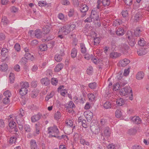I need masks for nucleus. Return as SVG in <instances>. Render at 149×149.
Segmentation results:
<instances>
[{
    "label": "nucleus",
    "mask_w": 149,
    "mask_h": 149,
    "mask_svg": "<svg viewBox=\"0 0 149 149\" xmlns=\"http://www.w3.org/2000/svg\"><path fill=\"white\" fill-rule=\"evenodd\" d=\"M41 116V114L40 113H38L32 116L31 118V121L34 123L38 121L40 118Z\"/></svg>",
    "instance_id": "6e6552de"
},
{
    "label": "nucleus",
    "mask_w": 149,
    "mask_h": 149,
    "mask_svg": "<svg viewBox=\"0 0 149 149\" xmlns=\"http://www.w3.org/2000/svg\"><path fill=\"white\" fill-rule=\"evenodd\" d=\"M10 97H4L3 98V103L5 104H7L10 102Z\"/></svg>",
    "instance_id": "de8ad7c7"
},
{
    "label": "nucleus",
    "mask_w": 149,
    "mask_h": 149,
    "mask_svg": "<svg viewBox=\"0 0 149 149\" xmlns=\"http://www.w3.org/2000/svg\"><path fill=\"white\" fill-rule=\"evenodd\" d=\"M38 82L37 81H33L31 83V86L32 87L35 88L37 86Z\"/></svg>",
    "instance_id": "338daca9"
},
{
    "label": "nucleus",
    "mask_w": 149,
    "mask_h": 149,
    "mask_svg": "<svg viewBox=\"0 0 149 149\" xmlns=\"http://www.w3.org/2000/svg\"><path fill=\"white\" fill-rule=\"evenodd\" d=\"M93 71V68L92 67H89L86 70V72L87 74L89 75H91L92 74Z\"/></svg>",
    "instance_id": "864d4df0"
},
{
    "label": "nucleus",
    "mask_w": 149,
    "mask_h": 149,
    "mask_svg": "<svg viewBox=\"0 0 149 149\" xmlns=\"http://www.w3.org/2000/svg\"><path fill=\"white\" fill-rule=\"evenodd\" d=\"M122 114V113L120 109L116 110L115 112L116 116L117 118H119L121 117Z\"/></svg>",
    "instance_id": "37998d69"
},
{
    "label": "nucleus",
    "mask_w": 149,
    "mask_h": 149,
    "mask_svg": "<svg viewBox=\"0 0 149 149\" xmlns=\"http://www.w3.org/2000/svg\"><path fill=\"white\" fill-rule=\"evenodd\" d=\"M131 88L130 86L125 87V88L121 89L120 91V93L122 96H125L130 91Z\"/></svg>",
    "instance_id": "423d86ee"
},
{
    "label": "nucleus",
    "mask_w": 149,
    "mask_h": 149,
    "mask_svg": "<svg viewBox=\"0 0 149 149\" xmlns=\"http://www.w3.org/2000/svg\"><path fill=\"white\" fill-rule=\"evenodd\" d=\"M35 128L36 133L37 134H38L40 129V127L39 125V124H36L35 125Z\"/></svg>",
    "instance_id": "13d9d810"
},
{
    "label": "nucleus",
    "mask_w": 149,
    "mask_h": 149,
    "mask_svg": "<svg viewBox=\"0 0 149 149\" xmlns=\"http://www.w3.org/2000/svg\"><path fill=\"white\" fill-rule=\"evenodd\" d=\"M80 47L81 51L82 53L85 54L87 51V49L85 47V45L82 43H80Z\"/></svg>",
    "instance_id": "b1692460"
},
{
    "label": "nucleus",
    "mask_w": 149,
    "mask_h": 149,
    "mask_svg": "<svg viewBox=\"0 0 149 149\" xmlns=\"http://www.w3.org/2000/svg\"><path fill=\"white\" fill-rule=\"evenodd\" d=\"M3 94L4 97H10L12 95L11 92L9 90H6L4 92Z\"/></svg>",
    "instance_id": "ea45409f"
},
{
    "label": "nucleus",
    "mask_w": 149,
    "mask_h": 149,
    "mask_svg": "<svg viewBox=\"0 0 149 149\" xmlns=\"http://www.w3.org/2000/svg\"><path fill=\"white\" fill-rule=\"evenodd\" d=\"M54 94V92H52L49 94H48L45 97V100L47 101H48L49 99L53 97Z\"/></svg>",
    "instance_id": "79ce46f5"
},
{
    "label": "nucleus",
    "mask_w": 149,
    "mask_h": 149,
    "mask_svg": "<svg viewBox=\"0 0 149 149\" xmlns=\"http://www.w3.org/2000/svg\"><path fill=\"white\" fill-rule=\"evenodd\" d=\"M48 133H50L51 136L56 138L58 137L59 131L56 126L54 125L53 127H48Z\"/></svg>",
    "instance_id": "f03ea898"
},
{
    "label": "nucleus",
    "mask_w": 149,
    "mask_h": 149,
    "mask_svg": "<svg viewBox=\"0 0 149 149\" xmlns=\"http://www.w3.org/2000/svg\"><path fill=\"white\" fill-rule=\"evenodd\" d=\"M120 85L118 83H116L113 86V91H116L117 90L119 89Z\"/></svg>",
    "instance_id": "8fccbe9b"
},
{
    "label": "nucleus",
    "mask_w": 149,
    "mask_h": 149,
    "mask_svg": "<svg viewBox=\"0 0 149 149\" xmlns=\"http://www.w3.org/2000/svg\"><path fill=\"white\" fill-rule=\"evenodd\" d=\"M89 9V7L85 4H80L79 7V10L81 13H82L81 15V17H84L86 15V13Z\"/></svg>",
    "instance_id": "7ed1b4c3"
},
{
    "label": "nucleus",
    "mask_w": 149,
    "mask_h": 149,
    "mask_svg": "<svg viewBox=\"0 0 149 149\" xmlns=\"http://www.w3.org/2000/svg\"><path fill=\"white\" fill-rule=\"evenodd\" d=\"M47 5L46 1H40L38 2V5L39 6L42 7L45 6Z\"/></svg>",
    "instance_id": "0e129e2a"
},
{
    "label": "nucleus",
    "mask_w": 149,
    "mask_h": 149,
    "mask_svg": "<svg viewBox=\"0 0 149 149\" xmlns=\"http://www.w3.org/2000/svg\"><path fill=\"white\" fill-rule=\"evenodd\" d=\"M74 13V8L70 9L68 12V15L69 17H73Z\"/></svg>",
    "instance_id": "f704fd0d"
},
{
    "label": "nucleus",
    "mask_w": 149,
    "mask_h": 149,
    "mask_svg": "<svg viewBox=\"0 0 149 149\" xmlns=\"http://www.w3.org/2000/svg\"><path fill=\"white\" fill-rule=\"evenodd\" d=\"M17 120V123L19 125H23L24 124L23 119L22 118L15 119Z\"/></svg>",
    "instance_id": "6e6d98bb"
},
{
    "label": "nucleus",
    "mask_w": 149,
    "mask_h": 149,
    "mask_svg": "<svg viewBox=\"0 0 149 149\" xmlns=\"http://www.w3.org/2000/svg\"><path fill=\"white\" fill-rule=\"evenodd\" d=\"M131 120L136 124H140L141 123V120L139 116H134L132 118Z\"/></svg>",
    "instance_id": "f8f14e48"
},
{
    "label": "nucleus",
    "mask_w": 149,
    "mask_h": 149,
    "mask_svg": "<svg viewBox=\"0 0 149 149\" xmlns=\"http://www.w3.org/2000/svg\"><path fill=\"white\" fill-rule=\"evenodd\" d=\"M61 112L58 111L55 114L54 117L55 119L58 120L61 118Z\"/></svg>",
    "instance_id": "4c0bfd02"
},
{
    "label": "nucleus",
    "mask_w": 149,
    "mask_h": 149,
    "mask_svg": "<svg viewBox=\"0 0 149 149\" xmlns=\"http://www.w3.org/2000/svg\"><path fill=\"white\" fill-rule=\"evenodd\" d=\"M24 129L25 131L27 132H30L31 131L30 126L28 125H24Z\"/></svg>",
    "instance_id": "4d7b16f0"
},
{
    "label": "nucleus",
    "mask_w": 149,
    "mask_h": 149,
    "mask_svg": "<svg viewBox=\"0 0 149 149\" xmlns=\"http://www.w3.org/2000/svg\"><path fill=\"white\" fill-rule=\"evenodd\" d=\"M88 97L89 99L90 100H94L95 97V96L94 94L92 93H90L88 94Z\"/></svg>",
    "instance_id": "680f3d73"
},
{
    "label": "nucleus",
    "mask_w": 149,
    "mask_h": 149,
    "mask_svg": "<svg viewBox=\"0 0 149 149\" xmlns=\"http://www.w3.org/2000/svg\"><path fill=\"white\" fill-rule=\"evenodd\" d=\"M77 50L75 48H73L71 50V56L72 58L76 57L77 54Z\"/></svg>",
    "instance_id": "cd10ccee"
},
{
    "label": "nucleus",
    "mask_w": 149,
    "mask_h": 149,
    "mask_svg": "<svg viewBox=\"0 0 149 149\" xmlns=\"http://www.w3.org/2000/svg\"><path fill=\"white\" fill-rule=\"evenodd\" d=\"M8 69V65L6 64L3 63L0 66V70L2 72H6Z\"/></svg>",
    "instance_id": "aec40b11"
},
{
    "label": "nucleus",
    "mask_w": 149,
    "mask_h": 149,
    "mask_svg": "<svg viewBox=\"0 0 149 149\" xmlns=\"http://www.w3.org/2000/svg\"><path fill=\"white\" fill-rule=\"evenodd\" d=\"M64 65L62 63H59L55 67L54 70L56 72H58L63 67Z\"/></svg>",
    "instance_id": "4468645a"
},
{
    "label": "nucleus",
    "mask_w": 149,
    "mask_h": 149,
    "mask_svg": "<svg viewBox=\"0 0 149 149\" xmlns=\"http://www.w3.org/2000/svg\"><path fill=\"white\" fill-rule=\"evenodd\" d=\"M24 56L28 60L32 61L34 59V57L33 55H31L30 53H26L24 55Z\"/></svg>",
    "instance_id": "bb28decb"
},
{
    "label": "nucleus",
    "mask_w": 149,
    "mask_h": 149,
    "mask_svg": "<svg viewBox=\"0 0 149 149\" xmlns=\"http://www.w3.org/2000/svg\"><path fill=\"white\" fill-rule=\"evenodd\" d=\"M51 82L52 85L56 86L58 83V80L56 78H53L51 79Z\"/></svg>",
    "instance_id": "603ef678"
},
{
    "label": "nucleus",
    "mask_w": 149,
    "mask_h": 149,
    "mask_svg": "<svg viewBox=\"0 0 149 149\" xmlns=\"http://www.w3.org/2000/svg\"><path fill=\"white\" fill-rule=\"evenodd\" d=\"M96 83L95 82L90 83L88 84L89 87L92 89H95L96 88Z\"/></svg>",
    "instance_id": "a18cd8bd"
},
{
    "label": "nucleus",
    "mask_w": 149,
    "mask_h": 149,
    "mask_svg": "<svg viewBox=\"0 0 149 149\" xmlns=\"http://www.w3.org/2000/svg\"><path fill=\"white\" fill-rule=\"evenodd\" d=\"M51 29V27L49 26H46L43 27L42 31L44 34L49 33Z\"/></svg>",
    "instance_id": "4be33fe9"
},
{
    "label": "nucleus",
    "mask_w": 149,
    "mask_h": 149,
    "mask_svg": "<svg viewBox=\"0 0 149 149\" xmlns=\"http://www.w3.org/2000/svg\"><path fill=\"white\" fill-rule=\"evenodd\" d=\"M57 138L60 139H63L66 140H68L69 139L67 135H61V136H58V137H57Z\"/></svg>",
    "instance_id": "5fc2aeb1"
},
{
    "label": "nucleus",
    "mask_w": 149,
    "mask_h": 149,
    "mask_svg": "<svg viewBox=\"0 0 149 149\" xmlns=\"http://www.w3.org/2000/svg\"><path fill=\"white\" fill-rule=\"evenodd\" d=\"M34 34L35 36L37 38H40L42 36V33L41 30L39 29H37L35 30Z\"/></svg>",
    "instance_id": "f3484780"
},
{
    "label": "nucleus",
    "mask_w": 149,
    "mask_h": 149,
    "mask_svg": "<svg viewBox=\"0 0 149 149\" xmlns=\"http://www.w3.org/2000/svg\"><path fill=\"white\" fill-rule=\"evenodd\" d=\"M61 3L63 5H68L70 4V2L68 0H61Z\"/></svg>",
    "instance_id": "052dcab7"
},
{
    "label": "nucleus",
    "mask_w": 149,
    "mask_h": 149,
    "mask_svg": "<svg viewBox=\"0 0 149 149\" xmlns=\"http://www.w3.org/2000/svg\"><path fill=\"white\" fill-rule=\"evenodd\" d=\"M136 43L135 40L132 39L131 40H130L129 42V44L132 47Z\"/></svg>",
    "instance_id": "69168bd1"
},
{
    "label": "nucleus",
    "mask_w": 149,
    "mask_h": 149,
    "mask_svg": "<svg viewBox=\"0 0 149 149\" xmlns=\"http://www.w3.org/2000/svg\"><path fill=\"white\" fill-rule=\"evenodd\" d=\"M101 2L104 6H108L110 3V0H102Z\"/></svg>",
    "instance_id": "c9c22d12"
},
{
    "label": "nucleus",
    "mask_w": 149,
    "mask_h": 149,
    "mask_svg": "<svg viewBox=\"0 0 149 149\" xmlns=\"http://www.w3.org/2000/svg\"><path fill=\"white\" fill-rule=\"evenodd\" d=\"M25 115L24 111L22 109H20L18 115L15 117V119H20L24 116Z\"/></svg>",
    "instance_id": "a211bd4d"
},
{
    "label": "nucleus",
    "mask_w": 149,
    "mask_h": 149,
    "mask_svg": "<svg viewBox=\"0 0 149 149\" xmlns=\"http://www.w3.org/2000/svg\"><path fill=\"white\" fill-rule=\"evenodd\" d=\"M8 22L6 17L4 16L2 17V20L1 22V24L4 26L7 25L8 24Z\"/></svg>",
    "instance_id": "6ab92c4d"
},
{
    "label": "nucleus",
    "mask_w": 149,
    "mask_h": 149,
    "mask_svg": "<svg viewBox=\"0 0 149 149\" xmlns=\"http://www.w3.org/2000/svg\"><path fill=\"white\" fill-rule=\"evenodd\" d=\"M30 147L31 149H37L38 145L36 141L34 139H31L30 142Z\"/></svg>",
    "instance_id": "9d476101"
},
{
    "label": "nucleus",
    "mask_w": 149,
    "mask_h": 149,
    "mask_svg": "<svg viewBox=\"0 0 149 149\" xmlns=\"http://www.w3.org/2000/svg\"><path fill=\"white\" fill-rule=\"evenodd\" d=\"M121 13L123 16L124 17H127L128 16V12L127 10H123Z\"/></svg>",
    "instance_id": "bf43d9fd"
},
{
    "label": "nucleus",
    "mask_w": 149,
    "mask_h": 149,
    "mask_svg": "<svg viewBox=\"0 0 149 149\" xmlns=\"http://www.w3.org/2000/svg\"><path fill=\"white\" fill-rule=\"evenodd\" d=\"M104 133L106 136L107 137H109L111 134V131L110 128L108 127H105L104 131Z\"/></svg>",
    "instance_id": "ddd939ff"
},
{
    "label": "nucleus",
    "mask_w": 149,
    "mask_h": 149,
    "mask_svg": "<svg viewBox=\"0 0 149 149\" xmlns=\"http://www.w3.org/2000/svg\"><path fill=\"white\" fill-rule=\"evenodd\" d=\"M103 106L105 109H110L111 107V104L109 101H107L104 103Z\"/></svg>",
    "instance_id": "2f4dec72"
},
{
    "label": "nucleus",
    "mask_w": 149,
    "mask_h": 149,
    "mask_svg": "<svg viewBox=\"0 0 149 149\" xmlns=\"http://www.w3.org/2000/svg\"><path fill=\"white\" fill-rule=\"evenodd\" d=\"M124 30L122 28H118L116 31V34L119 36H123L124 34Z\"/></svg>",
    "instance_id": "dca6fc26"
},
{
    "label": "nucleus",
    "mask_w": 149,
    "mask_h": 149,
    "mask_svg": "<svg viewBox=\"0 0 149 149\" xmlns=\"http://www.w3.org/2000/svg\"><path fill=\"white\" fill-rule=\"evenodd\" d=\"M17 140V138L15 137H11L10 138L9 142L10 144H14Z\"/></svg>",
    "instance_id": "58836bf2"
},
{
    "label": "nucleus",
    "mask_w": 149,
    "mask_h": 149,
    "mask_svg": "<svg viewBox=\"0 0 149 149\" xmlns=\"http://www.w3.org/2000/svg\"><path fill=\"white\" fill-rule=\"evenodd\" d=\"M27 88H21L19 91V93L21 95L23 96L25 95L27 93Z\"/></svg>",
    "instance_id": "72a5a7b5"
},
{
    "label": "nucleus",
    "mask_w": 149,
    "mask_h": 149,
    "mask_svg": "<svg viewBox=\"0 0 149 149\" xmlns=\"http://www.w3.org/2000/svg\"><path fill=\"white\" fill-rule=\"evenodd\" d=\"M130 62L129 60L127 58H125L119 61V65L122 67H124L127 65Z\"/></svg>",
    "instance_id": "0eeeda50"
},
{
    "label": "nucleus",
    "mask_w": 149,
    "mask_h": 149,
    "mask_svg": "<svg viewBox=\"0 0 149 149\" xmlns=\"http://www.w3.org/2000/svg\"><path fill=\"white\" fill-rule=\"evenodd\" d=\"M122 50L123 51H126L127 50L129 49V47L127 45L125 44H123L122 46Z\"/></svg>",
    "instance_id": "e2e57ef3"
},
{
    "label": "nucleus",
    "mask_w": 149,
    "mask_h": 149,
    "mask_svg": "<svg viewBox=\"0 0 149 149\" xmlns=\"http://www.w3.org/2000/svg\"><path fill=\"white\" fill-rule=\"evenodd\" d=\"M147 53V51L146 50L145 48H143V47L141 48L138 51L137 53L139 56H142L145 54Z\"/></svg>",
    "instance_id": "412c9836"
},
{
    "label": "nucleus",
    "mask_w": 149,
    "mask_h": 149,
    "mask_svg": "<svg viewBox=\"0 0 149 149\" xmlns=\"http://www.w3.org/2000/svg\"><path fill=\"white\" fill-rule=\"evenodd\" d=\"M75 27L76 25L74 24L65 25L59 29L58 34L66 35L73 30Z\"/></svg>",
    "instance_id": "f257e3e1"
},
{
    "label": "nucleus",
    "mask_w": 149,
    "mask_h": 149,
    "mask_svg": "<svg viewBox=\"0 0 149 149\" xmlns=\"http://www.w3.org/2000/svg\"><path fill=\"white\" fill-rule=\"evenodd\" d=\"M14 74L12 73H10L9 76L10 81L11 83H13L14 80Z\"/></svg>",
    "instance_id": "09e8293b"
},
{
    "label": "nucleus",
    "mask_w": 149,
    "mask_h": 149,
    "mask_svg": "<svg viewBox=\"0 0 149 149\" xmlns=\"http://www.w3.org/2000/svg\"><path fill=\"white\" fill-rule=\"evenodd\" d=\"M142 31L139 28H136L134 31V34L136 37H139L140 35V33Z\"/></svg>",
    "instance_id": "473e14b6"
},
{
    "label": "nucleus",
    "mask_w": 149,
    "mask_h": 149,
    "mask_svg": "<svg viewBox=\"0 0 149 149\" xmlns=\"http://www.w3.org/2000/svg\"><path fill=\"white\" fill-rule=\"evenodd\" d=\"M9 125L11 129H13L15 127H16V124L15 122L13 121H11L9 123Z\"/></svg>",
    "instance_id": "c03bdc74"
},
{
    "label": "nucleus",
    "mask_w": 149,
    "mask_h": 149,
    "mask_svg": "<svg viewBox=\"0 0 149 149\" xmlns=\"http://www.w3.org/2000/svg\"><path fill=\"white\" fill-rule=\"evenodd\" d=\"M93 40V44L94 45H97L100 42V39L99 38H94Z\"/></svg>",
    "instance_id": "49530a36"
},
{
    "label": "nucleus",
    "mask_w": 149,
    "mask_h": 149,
    "mask_svg": "<svg viewBox=\"0 0 149 149\" xmlns=\"http://www.w3.org/2000/svg\"><path fill=\"white\" fill-rule=\"evenodd\" d=\"M40 82L42 85L45 86H48L50 84V80L47 77H45L41 79Z\"/></svg>",
    "instance_id": "9b49d317"
},
{
    "label": "nucleus",
    "mask_w": 149,
    "mask_h": 149,
    "mask_svg": "<svg viewBox=\"0 0 149 149\" xmlns=\"http://www.w3.org/2000/svg\"><path fill=\"white\" fill-rule=\"evenodd\" d=\"M84 115L88 121H91L93 117V113L89 110L84 112Z\"/></svg>",
    "instance_id": "39448f33"
},
{
    "label": "nucleus",
    "mask_w": 149,
    "mask_h": 149,
    "mask_svg": "<svg viewBox=\"0 0 149 149\" xmlns=\"http://www.w3.org/2000/svg\"><path fill=\"white\" fill-rule=\"evenodd\" d=\"M141 14H140L139 13H137L134 16V19L135 20L137 21L139 19H141Z\"/></svg>",
    "instance_id": "3c124183"
},
{
    "label": "nucleus",
    "mask_w": 149,
    "mask_h": 149,
    "mask_svg": "<svg viewBox=\"0 0 149 149\" xmlns=\"http://www.w3.org/2000/svg\"><path fill=\"white\" fill-rule=\"evenodd\" d=\"M138 43L139 45L143 47L146 45V42L143 38H140L138 41Z\"/></svg>",
    "instance_id": "7c9ffc66"
},
{
    "label": "nucleus",
    "mask_w": 149,
    "mask_h": 149,
    "mask_svg": "<svg viewBox=\"0 0 149 149\" xmlns=\"http://www.w3.org/2000/svg\"><path fill=\"white\" fill-rule=\"evenodd\" d=\"M20 86L21 88H27L29 86V84L28 82H22L20 83Z\"/></svg>",
    "instance_id": "5701e85b"
},
{
    "label": "nucleus",
    "mask_w": 149,
    "mask_h": 149,
    "mask_svg": "<svg viewBox=\"0 0 149 149\" xmlns=\"http://www.w3.org/2000/svg\"><path fill=\"white\" fill-rule=\"evenodd\" d=\"M107 121L105 119H101L100 121L99 128L102 129L106 124Z\"/></svg>",
    "instance_id": "a878e982"
},
{
    "label": "nucleus",
    "mask_w": 149,
    "mask_h": 149,
    "mask_svg": "<svg viewBox=\"0 0 149 149\" xmlns=\"http://www.w3.org/2000/svg\"><path fill=\"white\" fill-rule=\"evenodd\" d=\"M90 16L92 17L93 20H96L97 21L99 19V17L96 11L95 10H92Z\"/></svg>",
    "instance_id": "1a4fd4ad"
},
{
    "label": "nucleus",
    "mask_w": 149,
    "mask_h": 149,
    "mask_svg": "<svg viewBox=\"0 0 149 149\" xmlns=\"http://www.w3.org/2000/svg\"><path fill=\"white\" fill-rule=\"evenodd\" d=\"M75 107V106L74 104L73 103V102L71 101H70L68 103L67 105L66 106V108L67 109L69 108L72 109L73 108H74Z\"/></svg>",
    "instance_id": "c85d7f7f"
},
{
    "label": "nucleus",
    "mask_w": 149,
    "mask_h": 149,
    "mask_svg": "<svg viewBox=\"0 0 149 149\" xmlns=\"http://www.w3.org/2000/svg\"><path fill=\"white\" fill-rule=\"evenodd\" d=\"M39 49L41 51H45L47 49V46L45 44H42L40 45Z\"/></svg>",
    "instance_id": "e433bc0d"
},
{
    "label": "nucleus",
    "mask_w": 149,
    "mask_h": 149,
    "mask_svg": "<svg viewBox=\"0 0 149 149\" xmlns=\"http://www.w3.org/2000/svg\"><path fill=\"white\" fill-rule=\"evenodd\" d=\"M120 56V54L117 52H113L110 53V57L112 58H116L119 57Z\"/></svg>",
    "instance_id": "393cba45"
},
{
    "label": "nucleus",
    "mask_w": 149,
    "mask_h": 149,
    "mask_svg": "<svg viewBox=\"0 0 149 149\" xmlns=\"http://www.w3.org/2000/svg\"><path fill=\"white\" fill-rule=\"evenodd\" d=\"M65 55L63 50H61L59 54H56L54 56V59L57 62H61L63 59L62 57Z\"/></svg>",
    "instance_id": "20e7f679"
},
{
    "label": "nucleus",
    "mask_w": 149,
    "mask_h": 149,
    "mask_svg": "<svg viewBox=\"0 0 149 149\" xmlns=\"http://www.w3.org/2000/svg\"><path fill=\"white\" fill-rule=\"evenodd\" d=\"M121 21L119 19H117L113 22V25L115 26L119 25L121 23Z\"/></svg>",
    "instance_id": "a19ab883"
},
{
    "label": "nucleus",
    "mask_w": 149,
    "mask_h": 149,
    "mask_svg": "<svg viewBox=\"0 0 149 149\" xmlns=\"http://www.w3.org/2000/svg\"><path fill=\"white\" fill-rule=\"evenodd\" d=\"M144 76V74L143 72H138L136 75V78L138 80H141L143 79Z\"/></svg>",
    "instance_id": "2eb2a0df"
},
{
    "label": "nucleus",
    "mask_w": 149,
    "mask_h": 149,
    "mask_svg": "<svg viewBox=\"0 0 149 149\" xmlns=\"http://www.w3.org/2000/svg\"><path fill=\"white\" fill-rule=\"evenodd\" d=\"M15 49L17 52L20 50V46L18 43H16L14 46Z\"/></svg>",
    "instance_id": "774afa93"
},
{
    "label": "nucleus",
    "mask_w": 149,
    "mask_h": 149,
    "mask_svg": "<svg viewBox=\"0 0 149 149\" xmlns=\"http://www.w3.org/2000/svg\"><path fill=\"white\" fill-rule=\"evenodd\" d=\"M116 103L118 106H122L125 104V100L120 98L119 99L116 100Z\"/></svg>",
    "instance_id": "c756f323"
}]
</instances>
